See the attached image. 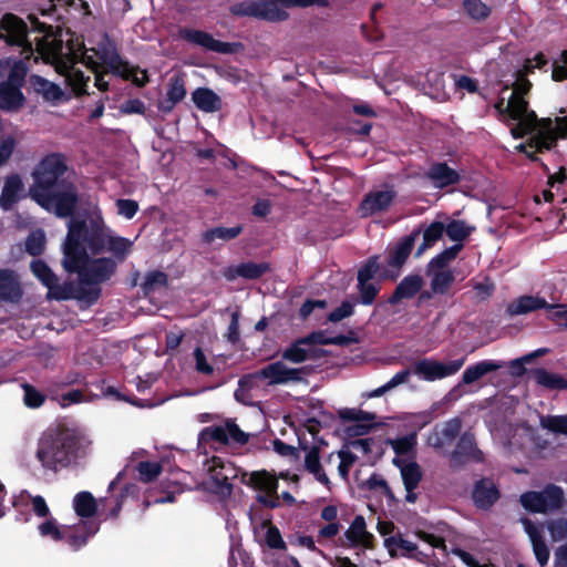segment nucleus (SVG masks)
Segmentation results:
<instances>
[{"label":"nucleus","mask_w":567,"mask_h":567,"mask_svg":"<svg viewBox=\"0 0 567 567\" xmlns=\"http://www.w3.org/2000/svg\"><path fill=\"white\" fill-rule=\"evenodd\" d=\"M348 546L372 548L374 536L367 530V523L362 516H357L344 533Z\"/></svg>","instance_id":"25"},{"label":"nucleus","mask_w":567,"mask_h":567,"mask_svg":"<svg viewBox=\"0 0 567 567\" xmlns=\"http://www.w3.org/2000/svg\"><path fill=\"white\" fill-rule=\"evenodd\" d=\"M464 8L476 20L485 19L491 13V9L482 0H464Z\"/></svg>","instance_id":"59"},{"label":"nucleus","mask_w":567,"mask_h":567,"mask_svg":"<svg viewBox=\"0 0 567 567\" xmlns=\"http://www.w3.org/2000/svg\"><path fill=\"white\" fill-rule=\"evenodd\" d=\"M395 195V192L390 188L370 192L360 205L361 215L367 217L388 209Z\"/></svg>","instance_id":"20"},{"label":"nucleus","mask_w":567,"mask_h":567,"mask_svg":"<svg viewBox=\"0 0 567 567\" xmlns=\"http://www.w3.org/2000/svg\"><path fill=\"white\" fill-rule=\"evenodd\" d=\"M520 522L523 524L525 533L529 537L537 563L542 567H544L545 565H547L550 556L549 548L546 545L543 536L544 526L539 524H534L528 518H522Z\"/></svg>","instance_id":"17"},{"label":"nucleus","mask_w":567,"mask_h":567,"mask_svg":"<svg viewBox=\"0 0 567 567\" xmlns=\"http://www.w3.org/2000/svg\"><path fill=\"white\" fill-rule=\"evenodd\" d=\"M17 71L12 72L8 82L0 84V107L3 110H16L23 102V95L20 91L25 66L23 63H17Z\"/></svg>","instance_id":"11"},{"label":"nucleus","mask_w":567,"mask_h":567,"mask_svg":"<svg viewBox=\"0 0 567 567\" xmlns=\"http://www.w3.org/2000/svg\"><path fill=\"white\" fill-rule=\"evenodd\" d=\"M268 270L267 264L245 262L235 267H230L225 271V277L234 280L237 277L246 279H256Z\"/></svg>","instance_id":"38"},{"label":"nucleus","mask_w":567,"mask_h":567,"mask_svg":"<svg viewBox=\"0 0 567 567\" xmlns=\"http://www.w3.org/2000/svg\"><path fill=\"white\" fill-rule=\"evenodd\" d=\"M300 369H292L285 362L277 361L258 371L256 377L267 380L269 384H279L300 380Z\"/></svg>","instance_id":"19"},{"label":"nucleus","mask_w":567,"mask_h":567,"mask_svg":"<svg viewBox=\"0 0 567 567\" xmlns=\"http://www.w3.org/2000/svg\"><path fill=\"white\" fill-rule=\"evenodd\" d=\"M423 286V279L419 275L406 276L396 287L393 296L390 298L392 303L403 299L412 298Z\"/></svg>","instance_id":"37"},{"label":"nucleus","mask_w":567,"mask_h":567,"mask_svg":"<svg viewBox=\"0 0 567 567\" xmlns=\"http://www.w3.org/2000/svg\"><path fill=\"white\" fill-rule=\"evenodd\" d=\"M30 83L33 90L40 94L45 101L56 102L63 96L61 87L40 75H32Z\"/></svg>","instance_id":"39"},{"label":"nucleus","mask_w":567,"mask_h":567,"mask_svg":"<svg viewBox=\"0 0 567 567\" xmlns=\"http://www.w3.org/2000/svg\"><path fill=\"white\" fill-rule=\"evenodd\" d=\"M32 27L44 32V35L37 43L38 55L48 64H52L55 71L66 78L68 83L76 94L85 92L89 76L75 68L79 60L94 73L95 86L105 91L109 83L104 80L106 73L131 80L138 86L148 82L146 70L128 65L118 55L114 43L103 38L96 48L83 51V42L74 38L69 31L53 33L50 27L40 23L37 18L29 17Z\"/></svg>","instance_id":"1"},{"label":"nucleus","mask_w":567,"mask_h":567,"mask_svg":"<svg viewBox=\"0 0 567 567\" xmlns=\"http://www.w3.org/2000/svg\"><path fill=\"white\" fill-rule=\"evenodd\" d=\"M31 270L34 276L48 288V298L66 300L71 298L83 299L81 293L74 292L72 287L58 285V279L51 269L41 260L31 262Z\"/></svg>","instance_id":"9"},{"label":"nucleus","mask_w":567,"mask_h":567,"mask_svg":"<svg viewBox=\"0 0 567 567\" xmlns=\"http://www.w3.org/2000/svg\"><path fill=\"white\" fill-rule=\"evenodd\" d=\"M192 101L198 110L205 113H215L223 107L220 96L208 87H198L193 91Z\"/></svg>","instance_id":"29"},{"label":"nucleus","mask_w":567,"mask_h":567,"mask_svg":"<svg viewBox=\"0 0 567 567\" xmlns=\"http://www.w3.org/2000/svg\"><path fill=\"white\" fill-rule=\"evenodd\" d=\"M393 464L400 468L405 489H414L422 478L419 464L412 460L394 457Z\"/></svg>","instance_id":"33"},{"label":"nucleus","mask_w":567,"mask_h":567,"mask_svg":"<svg viewBox=\"0 0 567 567\" xmlns=\"http://www.w3.org/2000/svg\"><path fill=\"white\" fill-rule=\"evenodd\" d=\"M334 457H337L339 460V465H338L339 475L343 480H347L350 468L357 461V455L350 449H344L337 453H330L328 455L326 462H331Z\"/></svg>","instance_id":"47"},{"label":"nucleus","mask_w":567,"mask_h":567,"mask_svg":"<svg viewBox=\"0 0 567 567\" xmlns=\"http://www.w3.org/2000/svg\"><path fill=\"white\" fill-rule=\"evenodd\" d=\"M564 498L563 488L548 485L543 491H530L520 495L522 506L532 513L546 514L560 507Z\"/></svg>","instance_id":"7"},{"label":"nucleus","mask_w":567,"mask_h":567,"mask_svg":"<svg viewBox=\"0 0 567 567\" xmlns=\"http://www.w3.org/2000/svg\"><path fill=\"white\" fill-rule=\"evenodd\" d=\"M426 177L434 187L444 188L460 182V174L444 163L433 164L426 172Z\"/></svg>","instance_id":"26"},{"label":"nucleus","mask_w":567,"mask_h":567,"mask_svg":"<svg viewBox=\"0 0 567 567\" xmlns=\"http://www.w3.org/2000/svg\"><path fill=\"white\" fill-rule=\"evenodd\" d=\"M303 464L306 471L310 473L317 482L330 488V480L323 470L319 450L317 447L306 450Z\"/></svg>","instance_id":"34"},{"label":"nucleus","mask_w":567,"mask_h":567,"mask_svg":"<svg viewBox=\"0 0 567 567\" xmlns=\"http://www.w3.org/2000/svg\"><path fill=\"white\" fill-rule=\"evenodd\" d=\"M503 367L502 363L493 360L480 361L466 368L463 372L462 381L465 384H472L489 372L496 371Z\"/></svg>","instance_id":"40"},{"label":"nucleus","mask_w":567,"mask_h":567,"mask_svg":"<svg viewBox=\"0 0 567 567\" xmlns=\"http://www.w3.org/2000/svg\"><path fill=\"white\" fill-rule=\"evenodd\" d=\"M384 546L388 549L391 557L414 555V557L423 561L424 557L426 556L421 551L416 553L415 544L408 539H404L400 534L385 537Z\"/></svg>","instance_id":"27"},{"label":"nucleus","mask_w":567,"mask_h":567,"mask_svg":"<svg viewBox=\"0 0 567 567\" xmlns=\"http://www.w3.org/2000/svg\"><path fill=\"white\" fill-rule=\"evenodd\" d=\"M195 369L198 373L210 375L214 373L213 365L200 348L194 350Z\"/></svg>","instance_id":"62"},{"label":"nucleus","mask_w":567,"mask_h":567,"mask_svg":"<svg viewBox=\"0 0 567 567\" xmlns=\"http://www.w3.org/2000/svg\"><path fill=\"white\" fill-rule=\"evenodd\" d=\"M22 389H23V393H24L23 402L28 408L37 409L44 403L45 396L40 391H38L34 386H32L30 384H23Z\"/></svg>","instance_id":"58"},{"label":"nucleus","mask_w":567,"mask_h":567,"mask_svg":"<svg viewBox=\"0 0 567 567\" xmlns=\"http://www.w3.org/2000/svg\"><path fill=\"white\" fill-rule=\"evenodd\" d=\"M462 248V244H455L446 248L429 262V269H449L447 265L456 258Z\"/></svg>","instance_id":"50"},{"label":"nucleus","mask_w":567,"mask_h":567,"mask_svg":"<svg viewBox=\"0 0 567 567\" xmlns=\"http://www.w3.org/2000/svg\"><path fill=\"white\" fill-rule=\"evenodd\" d=\"M202 443H239L248 441V434L241 431L234 422H227L225 425L209 426L202 431L199 435Z\"/></svg>","instance_id":"14"},{"label":"nucleus","mask_w":567,"mask_h":567,"mask_svg":"<svg viewBox=\"0 0 567 567\" xmlns=\"http://www.w3.org/2000/svg\"><path fill=\"white\" fill-rule=\"evenodd\" d=\"M340 417L349 422L344 431L350 437L365 435L374 425L375 420L374 414L357 409L340 411Z\"/></svg>","instance_id":"16"},{"label":"nucleus","mask_w":567,"mask_h":567,"mask_svg":"<svg viewBox=\"0 0 567 567\" xmlns=\"http://www.w3.org/2000/svg\"><path fill=\"white\" fill-rule=\"evenodd\" d=\"M507 444L511 447H523L533 441V429L523 424L511 429Z\"/></svg>","instance_id":"51"},{"label":"nucleus","mask_w":567,"mask_h":567,"mask_svg":"<svg viewBox=\"0 0 567 567\" xmlns=\"http://www.w3.org/2000/svg\"><path fill=\"white\" fill-rule=\"evenodd\" d=\"M474 230L473 226H470L463 220H452L445 226L444 233L447 237L457 244L465 240Z\"/></svg>","instance_id":"48"},{"label":"nucleus","mask_w":567,"mask_h":567,"mask_svg":"<svg viewBox=\"0 0 567 567\" xmlns=\"http://www.w3.org/2000/svg\"><path fill=\"white\" fill-rule=\"evenodd\" d=\"M411 372L409 370H402L395 373L385 384L373 390L369 393V398H377L383 395L385 392L393 390L394 388L405 383L410 378Z\"/></svg>","instance_id":"52"},{"label":"nucleus","mask_w":567,"mask_h":567,"mask_svg":"<svg viewBox=\"0 0 567 567\" xmlns=\"http://www.w3.org/2000/svg\"><path fill=\"white\" fill-rule=\"evenodd\" d=\"M241 233L240 226L235 227H216L206 230L203 234V240L207 244H213L216 240L227 241L236 238Z\"/></svg>","instance_id":"46"},{"label":"nucleus","mask_w":567,"mask_h":567,"mask_svg":"<svg viewBox=\"0 0 567 567\" xmlns=\"http://www.w3.org/2000/svg\"><path fill=\"white\" fill-rule=\"evenodd\" d=\"M317 355L318 349L311 347L306 337L292 343L282 354L284 359L293 363H301Z\"/></svg>","instance_id":"36"},{"label":"nucleus","mask_w":567,"mask_h":567,"mask_svg":"<svg viewBox=\"0 0 567 567\" xmlns=\"http://www.w3.org/2000/svg\"><path fill=\"white\" fill-rule=\"evenodd\" d=\"M534 380L538 385L550 390H565L566 379L558 373L545 369H537L533 372Z\"/></svg>","instance_id":"44"},{"label":"nucleus","mask_w":567,"mask_h":567,"mask_svg":"<svg viewBox=\"0 0 567 567\" xmlns=\"http://www.w3.org/2000/svg\"><path fill=\"white\" fill-rule=\"evenodd\" d=\"M45 236L42 230L32 231L25 241V248L29 254L37 256L44 250Z\"/></svg>","instance_id":"57"},{"label":"nucleus","mask_w":567,"mask_h":567,"mask_svg":"<svg viewBox=\"0 0 567 567\" xmlns=\"http://www.w3.org/2000/svg\"><path fill=\"white\" fill-rule=\"evenodd\" d=\"M186 96L185 79L181 74L169 78L166 87V99L159 104V109L169 112Z\"/></svg>","instance_id":"28"},{"label":"nucleus","mask_w":567,"mask_h":567,"mask_svg":"<svg viewBox=\"0 0 567 567\" xmlns=\"http://www.w3.org/2000/svg\"><path fill=\"white\" fill-rule=\"evenodd\" d=\"M73 508L81 518H90L97 511V502L90 492H80L73 498Z\"/></svg>","instance_id":"42"},{"label":"nucleus","mask_w":567,"mask_h":567,"mask_svg":"<svg viewBox=\"0 0 567 567\" xmlns=\"http://www.w3.org/2000/svg\"><path fill=\"white\" fill-rule=\"evenodd\" d=\"M462 248V244H455L446 248L429 262V269H449L447 265L456 258Z\"/></svg>","instance_id":"49"},{"label":"nucleus","mask_w":567,"mask_h":567,"mask_svg":"<svg viewBox=\"0 0 567 567\" xmlns=\"http://www.w3.org/2000/svg\"><path fill=\"white\" fill-rule=\"evenodd\" d=\"M181 37L205 50L218 52V53H227L230 52V44L216 40L212 34L194 29H183L179 32Z\"/></svg>","instance_id":"22"},{"label":"nucleus","mask_w":567,"mask_h":567,"mask_svg":"<svg viewBox=\"0 0 567 567\" xmlns=\"http://www.w3.org/2000/svg\"><path fill=\"white\" fill-rule=\"evenodd\" d=\"M245 482H248L255 488L266 493L265 496H259V501L266 505L274 507L277 505V478L266 471L252 472L246 475Z\"/></svg>","instance_id":"18"},{"label":"nucleus","mask_w":567,"mask_h":567,"mask_svg":"<svg viewBox=\"0 0 567 567\" xmlns=\"http://www.w3.org/2000/svg\"><path fill=\"white\" fill-rule=\"evenodd\" d=\"M99 525L80 523L75 526H60L55 519H48L39 525V533L54 542L65 540L74 550L84 546L87 538L96 534Z\"/></svg>","instance_id":"5"},{"label":"nucleus","mask_w":567,"mask_h":567,"mask_svg":"<svg viewBox=\"0 0 567 567\" xmlns=\"http://www.w3.org/2000/svg\"><path fill=\"white\" fill-rule=\"evenodd\" d=\"M547 309L549 320L567 328V305H550Z\"/></svg>","instance_id":"63"},{"label":"nucleus","mask_w":567,"mask_h":567,"mask_svg":"<svg viewBox=\"0 0 567 567\" xmlns=\"http://www.w3.org/2000/svg\"><path fill=\"white\" fill-rule=\"evenodd\" d=\"M63 432H44L37 444L35 458L45 470L56 471L68 466V453L65 452Z\"/></svg>","instance_id":"6"},{"label":"nucleus","mask_w":567,"mask_h":567,"mask_svg":"<svg viewBox=\"0 0 567 567\" xmlns=\"http://www.w3.org/2000/svg\"><path fill=\"white\" fill-rule=\"evenodd\" d=\"M167 284V276L162 271H151L145 275L143 288L145 292H152L158 288L165 287Z\"/></svg>","instance_id":"55"},{"label":"nucleus","mask_w":567,"mask_h":567,"mask_svg":"<svg viewBox=\"0 0 567 567\" xmlns=\"http://www.w3.org/2000/svg\"><path fill=\"white\" fill-rule=\"evenodd\" d=\"M63 434L65 452L68 453V465L91 453L92 441L87 435L72 431H63Z\"/></svg>","instance_id":"24"},{"label":"nucleus","mask_w":567,"mask_h":567,"mask_svg":"<svg viewBox=\"0 0 567 567\" xmlns=\"http://www.w3.org/2000/svg\"><path fill=\"white\" fill-rule=\"evenodd\" d=\"M499 497V492L494 482L483 480L475 484L473 499L477 507L489 508Z\"/></svg>","instance_id":"31"},{"label":"nucleus","mask_w":567,"mask_h":567,"mask_svg":"<svg viewBox=\"0 0 567 567\" xmlns=\"http://www.w3.org/2000/svg\"><path fill=\"white\" fill-rule=\"evenodd\" d=\"M17 141L14 136L7 135L3 136L0 141V166L6 164L11 157L13 150L16 147Z\"/></svg>","instance_id":"64"},{"label":"nucleus","mask_w":567,"mask_h":567,"mask_svg":"<svg viewBox=\"0 0 567 567\" xmlns=\"http://www.w3.org/2000/svg\"><path fill=\"white\" fill-rule=\"evenodd\" d=\"M547 529L550 534L553 542H559L567 537V519L566 518H557L548 520Z\"/></svg>","instance_id":"61"},{"label":"nucleus","mask_w":567,"mask_h":567,"mask_svg":"<svg viewBox=\"0 0 567 567\" xmlns=\"http://www.w3.org/2000/svg\"><path fill=\"white\" fill-rule=\"evenodd\" d=\"M205 470L208 474V482H212L221 492L229 489V482L237 476V468L219 456H213L205 463Z\"/></svg>","instance_id":"15"},{"label":"nucleus","mask_w":567,"mask_h":567,"mask_svg":"<svg viewBox=\"0 0 567 567\" xmlns=\"http://www.w3.org/2000/svg\"><path fill=\"white\" fill-rule=\"evenodd\" d=\"M539 422L544 429L567 435V414L540 416Z\"/></svg>","instance_id":"53"},{"label":"nucleus","mask_w":567,"mask_h":567,"mask_svg":"<svg viewBox=\"0 0 567 567\" xmlns=\"http://www.w3.org/2000/svg\"><path fill=\"white\" fill-rule=\"evenodd\" d=\"M431 277V289L434 293H445L454 281V274L451 269H429Z\"/></svg>","instance_id":"43"},{"label":"nucleus","mask_w":567,"mask_h":567,"mask_svg":"<svg viewBox=\"0 0 567 567\" xmlns=\"http://www.w3.org/2000/svg\"><path fill=\"white\" fill-rule=\"evenodd\" d=\"M417 231H414L410 236L402 238L396 245L389 251L388 266L382 272L383 278L396 279L400 275V269L410 256Z\"/></svg>","instance_id":"12"},{"label":"nucleus","mask_w":567,"mask_h":567,"mask_svg":"<svg viewBox=\"0 0 567 567\" xmlns=\"http://www.w3.org/2000/svg\"><path fill=\"white\" fill-rule=\"evenodd\" d=\"M0 39L8 44L22 48L25 59L33 54L31 44L27 41V24L13 14H6L0 21Z\"/></svg>","instance_id":"10"},{"label":"nucleus","mask_w":567,"mask_h":567,"mask_svg":"<svg viewBox=\"0 0 567 567\" xmlns=\"http://www.w3.org/2000/svg\"><path fill=\"white\" fill-rule=\"evenodd\" d=\"M320 0H258V19L281 21L287 18V9L291 7H308Z\"/></svg>","instance_id":"13"},{"label":"nucleus","mask_w":567,"mask_h":567,"mask_svg":"<svg viewBox=\"0 0 567 567\" xmlns=\"http://www.w3.org/2000/svg\"><path fill=\"white\" fill-rule=\"evenodd\" d=\"M262 528L265 529L264 539L266 545L272 549H285L286 543L284 542L279 529L276 526L264 523Z\"/></svg>","instance_id":"54"},{"label":"nucleus","mask_w":567,"mask_h":567,"mask_svg":"<svg viewBox=\"0 0 567 567\" xmlns=\"http://www.w3.org/2000/svg\"><path fill=\"white\" fill-rule=\"evenodd\" d=\"M64 243L63 267L78 275L83 285L107 281L117 264L132 252L134 241L117 235L100 215L87 220H70Z\"/></svg>","instance_id":"2"},{"label":"nucleus","mask_w":567,"mask_h":567,"mask_svg":"<svg viewBox=\"0 0 567 567\" xmlns=\"http://www.w3.org/2000/svg\"><path fill=\"white\" fill-rule=\"evenodd\" d=\"M23 183L20 176L11 175L7 177L0 196V207L9 210L21 197Z\"/></svg>","instance_id":"32"},{"label":"nucleus","mask_w":567,"mask_h":567,"mask_svg":"<svg viewBox=\"0 0 567 567\" xmlns=\"http://www.w3.org/2000/svg\"><path fill=\"white\" fill-rule=\"evenodd\" d=\"M386 443L395 452V457L411 460L415 454L417 436L416 433H411L402 437L390 439L386 441Z\"/></svg>","instance_id":"41"},{"label":"nucleus","mask_w":567,"mask_h":567,"mask_svg":"<svg viewBox=\"0 0 567 567\" xmlns=\"http://www.w3.org/2000/svg\"><path fill=\"white\" fill-rule=\"evenodd\" d=\"M481 460L482 452L476 447L474 437L471 434L465 433L461 437L455 451L450 455V465L456 468L468 461Z\"/></svg>","instance_id":"23"},{"label":"nucleus","mask_w":567,"mask_h":567,"mask_svg":"<svg viewBox=\"0 0 567 567\" xmlns=\"http://www.w3.org/2000/svg\"><path fill=\"white\" fill-rule=\"evenodd\" d=\"M230 12L240 17L258 18V0H244L230 7Z\"/></svg>","instance_id":"56"},{"label":"nucleus","mask_w":567,"mask_h":567,"mask_svg":"<svg viewBox=\"0 0 567 567\" xmlns=\"http://www.w3.org/2000/svg\"><path fill=\"white\" fill-rule=\"evenodd\" d=\"M461 429L462 424L458 417L436 425L427 436V444L434 449H443L453 442Z\"/></svg>","instance_id":"21"},{"label":"nucleus","mask_w":567,"mask_h":567,"mask_svg":"<svg viewBox=\"0 0 567 567\" xmlns=\"http://www.w3.org/2000/svg\"><path fill=\"white\" fill-rule=\"evenodd\" d=\"M66 164L60 154L45 156L32 173L30 196L48 212L59 217L70 216L75 207L76 192L71 183L62 179Z\"/></svg>","instance_id":"4"},{"label":"nucleus","mask_w":567,"mask_h":567,"mask_svg":"<svg viewBox=\"0 0 567 567\" xmlns=\"http://www.w3.org/2000/svg\"><path fill=\"white\" fill-rule=\"evenodd\" d=\"M140 477L148 483L155 480L162 472V465L157 462H141L137 466Z\"/></svg>","instance_id":"60"},{"label":"nucleus","mask_w":567,"mask_h":567,"mask_svg":"<svg viewBox=\"0 0 567 567\" xmlns=\"http://www.w3.org/2000/svg\"><path fill=\"white\" fill-rule=\"evenodd\" d=\"M465 359L441 362L434 359L419 360L413 365V373L420 379L433 382L454 375L464 365Z\"/></svg>","instance_id":"8"},{"label":"nucleus","mask_w":567,"mask_h":567,"mask_svg":"<svg viewBox=\"0 0 567 567\" xmlns=\"http://www.w3.org/2000/svg\"><path fill=\"white\" fill-rule=\"evenodd\" d=\"M530 85V82L519 74L508 99L503 96L495 104V110L501 120L511 126V133L515 138L532 134L528 143L518 144L515 150L535 159V153L551 148L558 137H567V116L557 117L555 126L549 118L538 120L524 100V94L529 91Z\"/></svg>","instance_id":"3"},{"label":"nucleus","mask_w":567,"mask_h":567,"mask_svg":"<svg viewBox=\"0 0 567 567\" xmlns=\"http://www.w3.org/2000/svg\"><path fill=\"white\" fill-rule=\"evenodd\" d=\"M545 299L537 296H520L507 306L511 316L526 315L537 309L547 308Z\"/></svg>","instance_id":"35"},{"label":"nucleus","mask_w":567,"mask_h":567,"mask_svg":"<svg viewBox=\"0 0 567 567\" xmlns=\"http://www.w3.org/2000/svg\"><path fill=\"white\" fill-rule=\"evenodd\" d=\"M445 226L441 221H434L429 225L423 231V243L416 250V256L420 257L426 249L432 247L444 234Z\"/></svg>","instance_id":"45"},{"label":"nucleus","mask_w":567,"mask_h":567,"mask_svg":"<svg viewBox=\"0 0 567 567\" xmlns=\"http://www.w3.org/2000/svg\"><path fill=\"white\" fill-rule=\"evenodd\" d=\"M22 296V289L17 275L10 270H0V300L17 302Z\"/></svg>","instance_id":"30"}]
</instances>
